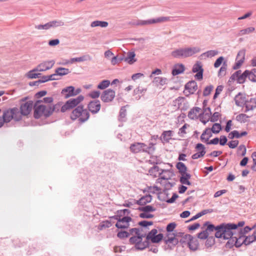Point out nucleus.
<instances>
[{"label":"nucleus","mask_w":256,"mask_h":256,"mask_svg":"<svg viewBox=\"0 0 256 256\" xmlns=\"http://www.w3.org/2000/svg\"><path fill=\"white\" fill-rule=\"evenodd\" d=\"M12 120L15 121L20 120L19 109L18 108H9L3 111L2 117L0 116V128L4 123H8Z\"/></svg>","instance_id":"obj_1"},{"label":"nucleus","mask_w":256,"mask_h":256,"mask_svg":"<svg viewBox=\"0 0 256 256\" xmlns=\"http://www.w3.org/2000/svg\"><path fill=\"white\" fill-rule=\"evenodd\" d=\"M40 102L38 101L34 106V117L36 118H39L42 116L48 117L50 116L54 110L55 106H52L50 104H40Z\"/></svg>","instance_id":"obj_2"},{"label":"nucleus","mask_w":256,"mask_h":256,"mask_svg":"<svg viewBox=\"0 0 256 256\" xmlns=\"http://www.w3.org/2000/svg\"><path fill=\"white\" fill-rule=\"evenodd\" d=\"M200 51L198 47L180 48L172 51L170 55L174 58H184L190 57Z\"/></svg>","instance_id":"obj_3"},{"label":"nucleus","mask_w":256,"mask_h":256,"mask_svg":"<svg viewBox=\"0 0 256 256\" xmlns=\"http://www.w3.org/2000/svg\"><path fill=\"white\" fill-rule=\"evenodd\" d=\"M170 17L168 16H162L156 18L150 19L148 20H138L136 22H132V25L135 26H144L150 25L156 23H162L170 20Z\"/></svg>","instance_id":"obj_4"},{"label":"nucleus","mask_w":256,"mask_h":256,"mask_svg":"<svg viewBox=\"0 0 256 256\" xmlns=\"http://www.w3.org/2000/svg\"><path fill=\"white\" fill-rule=\"evenodd\" d=\"M224 230V239H228L230 238L236 236L239 230L236 229L235 224H222Z\"/></svg>","instance_id":"obj_5"},{"label":"nucleus","mask_w":256,"mask_h":256,"mask_svg":"<svg viewBox=\"0 0 256 256\" xmlns=\"http://www.w3.org/2000/svg\"><path fill=\"white\" fill-rule=\"evenodd\" d=\"M84 96L82 95L78 96L74 98H70L68 100L66 104L61 108V112H65L67 110L72 109L78 105L82 101L84 100Z\"/></svg>","instance_id":"obj_6"},{"label":"nucleus","mask_w":256,"mask_h":256,"mask_svg":"<svg viewBox=\"0 0 256 256\" xmlns=\"http://www.w3.org/2000/svg\"><path fill=\"white\" fill-rule=\"evenodd\" d=\"M164 243L170 248L176 245L179 240L178 238V234L174 232L167 233L164 238Z\"/></svg>","instance_id":"obj_7"},{"label":"nucleus","mask_w":256,"mask_h":256,"mask_svg":"<svg viewBox=\"0 0 256 256\" xmlns=\"http://www.w3.org/2000/svg\"><path fill=\"white\" fill-rule=\"evenodd\" d=\"M246 78H248V70H246L242 74V71L238 70L232 74L230 78L232 80H236L239 84H243Z\"/></svg>","instance_id":"obj_8"},{"label":"nucleus","mask_w":256,"mask_h":256,"mask_svg":"<svg viewBox=\"0 0 256 256\" xmlns=\"http://www.w3.org/2000/svg\"><path fill=\"white\" fill-rule=\"evenodd\" d=\"M80 91L81 90L80 88L75 90L73 86H69L62 90L61 94L65 98H68L70 96L77 95Z\"/></svg>","instance_id":"obj_9"},{"label":"nucleus","mask_w":256,"mask_h":256,"mask_svg":"<svg viewBox=\"0 0 256 256\" xmlns=\"http://www.w3.org/2000/svg\"><path fill=\"white\" fill-rule=\"evenodd\" d=\"M32 106L33 103L32 101H28L21 104L20 110H19L20 120H22V116H27L30 113Z\"/></svg>","instance_id":"obj_10"},{"label":"nucleus","mask_w":256,"mask_h":256,"mask_svg":"<svg viewBox=\"0 0 256 256\" xmlns=\"http://www.w3.org/2000/svg\"><path fill=\"white\" fill-rule=\"evenodd\" d=\"M186 240L185 242H186L189 248L192 250H197L198 246V240L196 238H194L190 234L184 235V237Z\"/></svg>","instance_id":"obj_11"},{"label":"nucleus","mask_w":256,"mask_h":256,"mask_svg":"<svg viewBox=\"0 0 256 256\" xmlns=\"http://www.w3.org/2000/svg\"><path fill=\"white\" fill-rule=\"evenodd\" d=\"M130 150L134 153H138L140 152H147L148 148L147 146L142 142H136L132 144L130 146Z\"/></svg>","instance_id":"obj_12"},{"label":"nucleus","mask_w":256,"mask_h":256,"mask_svg":"<svg viewBox=\"0 0 256 256\" xmlns=\"http://www.w3.org/2000/svg\"><path fill=\"white\" fill-rule=\"evenodd\" d=\"M115 94L116 92L114 90L109 88L103 92L100 98L104 102H110L114 98Z\"/></svg>","instance_id":"obj_13"},{"label":"nucleus","mask_w":256,"mask_h":256,"mask_svg":"<svg viewBox=\"0 0 256 256\" xmlns=\"http://www.w3.org/2000/svg\"><path fill=\"white\" fill-rule=\"evenodd\" d=\"M132 220L130 216H124L120 218L116 224V226L118 228H127L129 227V222Z\"/></svg>","instance_id":"obj_14"},{"label":"nucleus","mask_w":256,"mask_h":256,"mask_svg":"<svg viewBox=\"0 0 256 256\" xmlns=\"http://www.w3.org/2000/svg\"><path fill=\"white\" fill-rule=\"evenodd\" d=\"M55 63L54 60H50L44 61L36 67V70L39 72H44L50 69Z\"/></svg>","instance_id":"obj_15"},{"label":"nucleus","mask_w":256,"mask_h":256,"mask_svg":"<svg viewBox=\"0 0 256 256\" xmlns=\"http://www.w3.org/2000/svg\"><path fill=\"white\" fill-rule=\"evenodd\" d=\"M198 86L196 82L194 80L189 82L185 85V90L184 92L188 96L190 94H193L197 90Z\"/></svg>","instance_id":"obj_16"},{"label":"nucleus","mask_w":256,"mask_h":256,"mask_svg":"<svg viewBox=\"0 0 256 256\" xmlns=\"http://www.w3.org/2000/svg\"><path fill=\"white\" fill-rule=\"evenodd\" d=\"M88 108L92 114L98 113L100 108V102L98 100L90 102L88 104Z\"/></svg>","instance_id":"obj_17"},{"label":"nucleus","mask_w":256,"mask_h":256,"mask_svg":"<svg viewBox=\"0 0 256 256\" xmlns=\"http://www.w3.org/2000/svg\"><path fill=\"white\" fill-rule=\"evenodd\" d=\"M244 50H242L238 52L236 59V62L233 66V68L234 70L238 69L242 64L244 60Z\"/></svg>","instance_id":"obj_18"},{"label":"nucleus","mask_w":256,"mask_h":256,"mask_svg":"<svg viewBox=\"0 0 256 256\" xmlns=\"http://www.w3.org/2000/svg\"><path fill=\"white\" fill-rule=\"evenodd\" d=\"M126 56L125 62L129 64H132L137 61L136 58V54L134 52H128Z\"/></svg>","instance_id":"obj_19"},{"label":"nucleus","mask_w":256,"mask_h":256,"mask_svg":"<svg viewBox=\"0 0 256 256\" xmlns=\"http://www.w3.org/2000/svg\"><path fill=\"white\" fill-rule=\"evenodd\" d=\"M201 109L198 107H194L191 109L188 114V117L194 120L198 118V116H200V112Z\"/></svg>","instance_id":"obj_20"},{"label":"nucleus","mask_w":256,"mask_h":256,"mask_svg":"<svg viewBox=\"0 0 256 256\" xmlns=\"http://www.w3.org/2000/svg\"><path fill=\"white\" fill-rule=\"evenodd\" d=\"M83 106H77L72 112L70 115V118L75 120L77 118H80V114L82 112Z\"/></svg>","instance_id":"obj_21"},{"label":"nucleus","mask_w":256,"mask_h":256,"mask_svg":"<svg viewBox=\"0 0 256 256\" xmlns=\"http://www.w3.org/2000/svg\"><path fill=\"white\" fill-rule=\"evenodd\" d=\"M50 28H55L58 27H62L65 26V22L60 20H54L48 22Z\"/></svg>","instance_id":"obj_22"},{"label":"nucleus","mask_w":256,"mask_h":256,"mask_svg":"<svg viewBox=\"0 0 256 256\" xmlns=\"http://www.w3.org/2000/svg\"><path fill=\"white\" fill-rule=\"evenodd\" d=\"M92 60V56L89 54H85L78 58H72L70 60L71 63L74 62H82L84 61H90Z\"/></svg>","instance_id":"obj_23"},{"label":"nucleus","mask_w":256,"mask_h":256,"mask_svg":"<svg viewBox=\"0 0 256 256\" xmlns=\"http://www.w3.org/2000/svg\"><path fill=\"white\" fill-rule=\"evenodd\" d=\"M168 80L166 78L157 76L155 77L152 80V83L156 86H163L167 83Z\"/></svg>","instance_id":"obj_24"},{"label":"nucleus","mask_w":256,"mask_h":256,"mask_svg":"<svg viewBox=\"0 0 256 256\" xmlns=\"http://www.w3.org/2000/svg\"><path fill=\"white\" fill-rule=\"evenodd\" d=\"M152 200V196L148 194L142 197L140 200H137L136 204L140 206H144L147 203L150 202Z\"/></svg>","instance_id":"obj_25"},{"label":"nucleus","mask_w":256,"mask_h":256,"mask_svg":"<svg viewBox=\"0 0 256 256\" xmlns=\"http://www.w3.org/2000/svg\"><path fill=\"white\" fill-rule=\"evenodd\" d=\"M246 110L245 112L252 110L256 108V99L250 98L249 102H247L245 104Z\"/></svg>","instance_id":"obj_26"},{"label":"nucleus","mask_w":256,"mask_h":256,"mask_svg":"<svg viewBox=\"0 0 256 256\" xmlns=\"http://www.w3.org/2000/svg\"><path fill=\"white\" fill-rule=\"evenodd\" d=\"M212 136V134L210 130V128H206L201 135L200 139L202 142H206Z\"/></svg>","instance_id":"obj_27"},{"label":"nucleus","mask_w":256,"mask_h":256,"mask_svg":"<svg viewBox=\"0 0 256 256\" xmlns=\"http://www.w3.org/2000/svg\"><path fill=\"white\" fill-rule=\"evenodd\" d=\"M181 175L182 176L180 180V182L184 184L190 185L191 182L189 181L191 177L190 174L188 173H186L181 174Z\"/></svg>","instance_id":"obj_28"},{"label":"nucleus","mask_w":256,"mask_h":256,"mask_svg":"<svg viewBox=\"0 0 256 256\" xmlns=\"http://www.w3.org/2000/svg\"><path fill=\"white\" fill-rule=\"evenodd\" d=\"M236 104L238 106H242L245 102V97L241 93H238L234 98Z\"/></svg>","instance_id":"obj_29"},{"label":"nucleus","mask_w":256,"mask_h":256,"mask_svg":"<svg viewBox=\"0 0 256 256\" xmlns=\"http://www.w3.org/2000/svg\"><path fill=\"white\" fill-rule=\"evenodd\" d=\"M108 22L104 21L95 20L91 22L90 26L92 28L100 26L101 28H106L108 26Z\"/></svg>","instance_id":"obj_30"},{"label":"nucleus","mask_w":256,"mask_h":256,"mask_svg":"<svg viewBox=\"0 0 256 256\" xmlns=\"http://www.w3.org/2000/svg\"><path fill=\"white\" fill-rule=\"evenodd\" d=\"M236 238L235 239L236 242V247L238 248L240 246L243 244H245V238L244 236L241 234H240L237 232Z\"/></svg>","instance_id":"obj_31"},{"label":"nucleus","mask_w":256,"mask_h":256,"mask_svg":"<svg viewBox=\"0 0 256 256\" xmlns=\"http://www.w3.org/2000/svg\"><path fill=\"white\" fill-rule=\"evenodd\" d=\"M184 67L182 64H178L172 70V74L174 76L178 75L184 72Z\"/></svg>","instance_id":"obj_32"},{"label":"nucleus","mask_w":256,"mask_h":256,"mask_svg":"<svg viewBox=\"0 0 256 256\" xmlns=\"http://www.w3.org/2000/svg\"><path fill=\"white\" fill-rule=\"evenodd\" d=\"M172 130H167L164 131L162 135V139L166 142H168L171 139V136H172Z\"/></svg>","instance_id":"obj_33"},{"label":"nucleus","mask_w":256,"mask_h":256,"mask_svg":"<svg viewBox=\"0 0 256 256\" xmlns=\"http://www.w3.org/2000/svg\"><path fill=\"white\" fill-rule=\"evenodd\" d=\"M215 236L216 238H224V230L222 228V224L216 226V230H215Z\"/></svg>","instance_id":"obj_34"},{"label":"nucleus","mask_w":256,"mask_h":256,"mask_svg":"<svg viewBox=\"0 0 256 256\" xmlns=\"http://www.w3.org/2000/svg\"><path fill=\"white\" fill-rule=\"evenodd\" d=\"M144 236V234L136 235V236H132L130 238V242L132 244H135V245H136V244L142 241V238Z\"/></svg>","instance_id":"obj_35"},{"label":"nucleus","mask_w":256,"mask_h":256,"mask_svg":"<svg viewBox=\"0 0 256 256\" xmlns=\"http://www.w3.org/2000/svg\"><path fill=\"white\" fill-rule=\"evenodd\" d=\"M39 72L36 70V68L30 70L26 74L27 76L30 78H40L41 74L36 73V72Z\"/></svg>","instance_id":"obj_36"},{"label":"nucleus","mask_w":256,"mask_h":256,"mask_svg":"<svg viewBox=\"0 0 256 256\" xmlns=\"http://www.w3.org/2000/svg\"><path fill=\"white\" fill-rule=\"evenodd\" d=\"M156 172H158L160 174H162L164 172H166L168 174L170 173L169 171L167 170L160 169L158 166H156L150 168L149 170V172L151 174Z\"/></svg>","instance_id":"obj_37"},{"label":"nucleus","mask_w":256,"mask_h":256,"mask_svg":"<svg viewBox=\"0 0 256 256\" xmlns=\"http://www.w3.org/2000/svg\"><path fill=\"white\" fill-rule=\"evenodd\" d=\"M255 30V28L254 27H249L243 30H240L238 34V36H242L246 34H248L253 32Z\"/></svg>","instance_id":"obj_38"},{"label":"nucleus","mask_w":256,"mask_h":256,"mask_svg":"<svg viewBox=\"0 0 256 256\" xmlns=\"http://www.w3.org/2000/svg\"><path fill=\"white\" fill-rule=\"evenodd\" d=\"M90 117L89 112L86 110L82 109V112H81L80 116V120L82 122H84L88 120Z\"/></svg>","instance_id":"obj_39"},{"label":"nucleus","mask_w":256,"mask_h":256,"mask_svg":"<svg viewBox=\"0 0 256 256\" xmlns=\"http://www.w3.org/2000/svg\"><path fill=\"white\" fill-rule=\"evenodd\" d=\"M58 76H64L70 72L69 69L64 68H58L56 70Z\"/></svg>","instance_id":"obj_40"},{"label":"nucleus","mask_w":256,"mask_h":256,"mask_svg":"<svg viewBox=\"0 0 256 256\" xmlns=\"http://www.w3.org/2000/svg\"><path fill=\"white\" fill-rule=\"evenodd\" d=\"M248 80L254 82H256V68L248 70Z\"/></svg>","instance_id":"obj_41"},{"label":"nucleus","mask_w":256,"mask_h":256,"mask_svg":"<svg viewBox=\"0 0 256 256\" xmlns=\"http://www.w3.org/2000/svg\"><path fill=\"white\" fill-rule=\"evenodd\" d=\"M236 235L228 239V240L226 244V247L231 248L234 246H236V242H237L236 240H235V239H236Z\"/></svg>","instance_id":"obj_42"},{"label":"nucleus","mask_w":256,"mask_h":256,"mask_svg":"<svg viewBox=\"0 0 256 256\" xmlns=\"http://www.w3.org/2000/svg\"><path fill=\"white\" fill-rule=\"evenodd\" d=\"M148 246V242L146 240L145 241L143 242H142V240L140 241V242H138V243L136 244V245H135V247L138 250H142L146 248Z\"/></svg>","instance_id":"obj_43"},{"label":"nucleus","mask_w":256,"mask_h":256,"mask_svg":"<svg viewBox=\"0 0 256 256\" xmlns=\"http://www.w3.org/2000/svg\"><path fill=\"white\" fill-rule=\"evenodd\" d=\"M138 210L140 211L144 212H152L156 210V208L150 205L140 207Z\"/></svg>","instance_id":"obj_44"},{"label":"nucleus","mask_w":256,"mask_h":256,"mask_svg":"<svg viewBox=\"0 0 256 256\" xmlns=\"http://www.w3.org/2000/svg\"><path fill=\"white\" fill-rule=\"evenodd\" d=\"M176 166V168L178 170L180 174L187 173V168L184 163L182 162H178L177 163Z\"/></svg>","instance_id":"obj_45"},{"label":"nucleus","mask_w":256,"mask_h":256,"mask_svg":"<svg viewBox=\"0 0 256 256\" xmlns=\"http://www.w3.org/2000/svg\"><path fill=\"white\" fill-rule=\"evenodd\" d=\"M227 66H228V64H226V62H224L222 63V67L220 68V69L218 71V76H223L226 75V69H227Z\"/></svg>","instance_id":"obj_46"},{"label":"nucleus","mask_w":256,"mask_h":256,"mask_svg":"<svg viewBox=\"0 0 256 256\" xmlns=\"http://www.w3.org/2000/svg\"><path fill=\"white\" fill-rule=\"evenodd\" d=\"M244 238L246 240L245 245H248L256 240V236L253 233L251 236L246 237L244 236Z\"/></svg>","instance_id":"obj_47"},{"label":"nucleus","mask_w":256,"mask_h":256,"mask_svg":"<svg viewBox=\"0 0 256 256\" xmlns=\"http://www.w3.org/2000/svg\"><path fill=\"white\" fill-rule=\"evenodd\" d=\"M110 84L108 80H103L97 86V88L100 90H104L108 88Z\"/></svg>","instance_id":"obj_48"},{"label":"nucleus","mask_w":256,"mask_h":256,"mask_svg":"<svg viewBox=\"0 0 256 256\" xmlns=\"http://www.w3.org/2000/svg\"><path fill=\"white\" fill-rule=\"evenodd\" d=\"M218 52L216 50H210L207 51L202 54V56H205L207 58H212L218 54Z\"/></svg>","instance_id":"obj_49"},{"label":"nucleus","mask_w":256,"mask_h":256,"mask_svg":"<svg viewBox=\"0 0 256 256\" xmlns=\"http://www.w3.org/2000/svg\"><path fill=\"white\" fill-rule=\"evenodd\" d=\"M256 227V225H254L252 228H250L248 226H246L242 230V228L238 229L239 230L238 231V232L240 234H241L244 236V234L254 229Z\"/></svg>","instance_id":"obj_50"},{"label":"nucleus","mask_w":256,"mask_h":256,"mask_svg":"<svg viewBox=\"0 0 256 256\" xmlns=\"http://www.w3.org/2000/svg\"><path fill=\"white\" fill-rule=\"evenodd\" d=\"M222 129L221 125L218 123H215L213 124L210 131L214 134H218Z\"/></svg>","instance_id":"obj_51"},{"label":"nucleus","mask_w":256,"mask_h":256,"mask_svg":"<svg viewBox=\"0 0 256 256\" xmlns=\"http://www.w3.org/2000/svg\"><path fill=\"white\" fill-rule=\"evenodd\" d=\"M157 233H158L157 230H156L155 228L152 229V230H151L150 232H148V234L146 236V240L148 241V240L151 241L152 240V238H154V236H155L156 235Z\"/></svg>","instance_id":"obj_52"},{"label":"nucleus","mask_w":256,"mask_h":256,"mask_svg":"<svg viewBox=\"0 0 256 256\" xmlns=\"http://www.w3.org/2000/svg\"><path fill=\"white\" fill-rule=\"evenodd\" d=\"M200 70L204 71L203 68H202V66L200 62H197L194 64L192 71L193 72L195 73L200 72Z\"/></svg>","instance_id":"obj_53"},{"label":"nucleus","mask_w":256,"mask_h":256,"mask_svg":"<svg viewBox=\"0 0 256 256\" xmlns=\"http://www.w3.org/2000/svg\"><path fill=\"white\" fill-rule=\"evenodd\" d=\"M204 225L207 226V228L205 230L208 233L216 230V226H215L214 224H210L208 222H206Z\"/></svg>","instance_id":"obj_54"},{"label":"nucleus","mask_w":256,"mask_h":256,"mask_svg":"<svg viewBox=\"0 0 256 256\" xmlns=\"http://www.w3.org/2000/svg\"><path fill=\"white\" fill-rule=\"evenodd\" d=\"M147 90L146 88L138 86L134 90V95H137L138 94H144Z\"/></svg>","instance_id":"obj_55"},{"label":"nucleus","mask_w":256,"mask_h":256,"mask_svg":"<svg viewBox=\"0 0 256 256\" xmlns=\"http://www.w3.org/2000/svg\"><path fill=\"white\" fill-rule=\"evenodd\" d=\"M164 240V235L162 234H156V235L152 238V240L151 242L152 243H158L160 241H161L162 240Z\"/></svg>","instance_id":"obj_56"},{"label":"nucleus","mask_w":256,"mask_h":256,"mask_svg":"<svg viewBox=\"0 0 256 256\" xmlns=\"http://www.w3.org/2000/svg\"><path fill=\"white\" fill-rule=\"evenodd\" d=\"M248 118V116L246 114H239L236 116V120L240 122H246V119Z\"/></svg>","instance_id":"obj_57"},{"label":"nucleus","mask_w":256,"mask_h":256,"mask_svg":"<svg viewBox=\"0 0 256 256\" xmlns=\"http://www.w3.org/2000/svg\"><path fill=\"white\" fill-rule=\"evenodd\" d=\"M35 28L38 30H48L50 29L49 22H47L44 24H38L35 26Z\"/></svg>","instance_id":"obj_58"},{"label":"nucleus","mask_w":256,"mask_h":256,"mask_svg":"<svg viewBox=\"0 0 256 256\" xmlns=\"http://www.w3.org/2000/svg\"><path fill=\"white\" fill-rule=\"evenodd\" d=\"M176 224L175 222H171L168 224L166 228L167 233L172 232Z\"/></svg>","instance_id":"obj_59"},{"label":"nucleus","mask_w":256,"mask_h":256,"mask_svg":"<svg viewBox=\"0 0 256 256\" xmlns=\"http://www.w3.org/2000/svg\"><path fill=\"white\" fill-rule=\"evenodd\" d=\"M130 234L126 231L120 232L117 234L118 237L121 239L128 238L130 236Z\"/></svg>","instance_id":"obj_60"},{"label":"nucleus","mask_w":256,"mask_h":256,"mask_svg":"<svg viewBox=\"0 0 256 256\" xmlns=\"http://www.w3.org/2000/svg\"><path fill=\"white\" fill-rule=\"evenodd\" d=\"M206 150H202L194 154L192 158L194 160L198 159V158L202 157L206 154Z\"/></svg>","instance_id":"obj_61"},{"label":"nucleus","mask_w":256,"mask_h":256,"mask_svg":"<svg viewBox=\"0 0 256 256\" xmlns=\"http://www.w3.org/2000/svg\"><path fill=\"white\" fill-rule=\"evenodd\" d=\"M228 137L230 139H233L234 138H240L239 132L236 130H233L229 134Z\"/></svg>","instance_id":"obj_62"},{"label":"nucleus","mask_w":256,"mask_h":256,"mask_svg":"<svg viewBox=\"0 0 256 256\" xmlns=\"http://www.w3.org/2000/svg\"><path fill=\"white\" fill-rule=\"evenodd\" d=\"M208 234L209 233L206 230H204L198 233V237L200 239L204 240L206 239L208 237Z\"/></svg>","instance_id":"obj_63"},{"label":"nucleus","mask_w":256,"mask_h":256,"mask_svg":"<svg viewBox=\"0 0 256 256\" xmlns=\"http://www.w3.org/2000/svg\"><path fill=\"white\" fill-rule=\"evenodd\" d=\"M214 87L212 86V85H210L208 86H207L205 88L204 90V92H203V95L204 96H208Z\"/></svg>","instance_id":"obj_64"}]
</instances>
